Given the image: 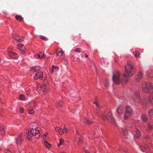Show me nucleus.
Returning a JSON list of instances; mask_svg holds the SVG:
<instances>
[{"label": "nucleus", "instance_id": "obj_49", "mask_svg": "<svg viewBox=\"0 0 153 153\" xmlns=\"http://www.w3.org/2000/svg\"><path fill=\"white\" fill-rule=\"evenodd\" d=\"M82 141V140H80V138H79V140L78 141V143L79 144Z\"/></svg>", "mask_w": 153, "mask_h": 153}, {"label": "nucleus", "instance_id": "obj_6", "mask_svg": "<svg viewBox=\"0 0 153 153\" xmlns=\"http://www.w3.org/2000/svg\"><path fill=\"white\" fill-rule=\"evenodd\" d=\"M55 130L60 135H62L64 133H66L67 132V130L65 127L62 129L59 127H57L56 128Z\"/></svg>", "mask_w": 153, "mask_h": 153}, {"label": "nucleus", "instance_id": "obj_16", "mask_svg": "<svg viewBox=\"0 0 153 153\" xmlns=\"http://www.w3.org/2000/svg\"><path fill=\"white\" fill-rule=\"evenodd\" d=\"M25 138L29 140H30L33 136H35L29 130L27 133L25 134Z\"/></svg>", "mask_w": 153, "mask_h": 153}, {"label": "nucleus", "instance_id": "obj_3", "mask_svg": "<svg viewBox=\"0 0 153 153\" xmlns=\"http://www.w3.org/2000/svg\"><path fill=\"white\" fill-rule=\"evenodd\" d=\"M153 88V85L152 83L147 82H144L142 83V90L144 92L149 93Z\"/></svg>", "mask_w": 153, "mask_h": 153}, {"label": "nucleus", "instance_id": "obj_53", "mask_svg": "<svg viewBox=\"0 0 153 153\" xmlns=\"http://www.w3.org/2000/svg\"><path fill=\"white\" fill-rule=\"evenodd\" d=\"M48 133H46V135H48Z\"/></svg>", "mask_w": 153, "mask_h": 153}, {"label": "nucleus", "instance_id": "obj_25", "mask_svg": "<svg viewBox=\"0 0 153 153\" xmlns=\"http://www.w3.org/2000/svg\"><path fill=\"white\" fill-rule=\"evenodd\" d=\"M40 67L39 66H35V67H32L31 69V71H34L36 72L39 71L40 69Z\"/></svg>", "mask_w": 153, "mask_h": 153}, {"label": "nucleus", "instance_id": "obj_43", "mask_svg": "<svg viewBox=\"0 0 153 153\" xmlns=\"http://www.w3.org/2000/svg\"><path fill=\"white\" fill-rule=\"evenodd\" d=\"M150 138V137L148 135H146L144 136V139H145V140H148Z\"/></svg>", "mask_w": 153, "mask_h": 153}, {"label": "nucleus", "instance_id": "obj_23", "mask_svg": "<svg viewBox=\"0 0 153 153\" xmlns=\"http://www.w3.org/2000/svg\"><path fill=\"white\" fill-rule=\"evenodd\" d=\"M84 122L85 123L88 125L92 124L93 123V121L89 118H84Z\"/></svg>", "mask_w": 153, "mask_h": 153}, {"label": "nucleus", "instance_id": "obj_37", "mask_svg": "<svg viewBox=\"0 0 153 153\" xmlns=\"http://www.w3.org/2000/svg\"><path fill=\"white\" fill-rule=\"evenodd\" d=\"M147 126L149 129L151 130L153 129V125L150 123H148L147 124Z\"/></svg>", "mask_w": 153, "mask_h": 153}, {"label": "nucleus", "instance_id": "obj_13", "mask_svg": "<svg viewBox=\"0 0 153 153\" xmlns=\"http://www.w3.org/2000/svg\"><path fill=\"white\" fill-rule=\"evenodd\" d=\"M48 83L46 81H44L41 85L42 88V91L44 92H45L47 90Z\"/></svg>", "mask_w": 153, "mask_h": 153}, {"label": "nucleus", "instance_id": "obj_4", "mask_svg": "<svg viewBox=\"0 0 153 153\" xmlns=\"http://www.w3.org/2000/svg\"><path fill=\"white\" fill-rule=\"evenodd\" d=\"M120 74L118 71H116L114 72L113 73V76L112 77L113 81L117 84H119L120 83Z\"/></svg>", "mask_w": 153, "mask_h": 153}, {"label": "nucleus", "instance_id": "obj_54", "mask_svg": "<svg viewBox=\"0 0 153 153\" xmlns=\"http://www.w3.org/2000/svg\"><path fill=\"white\" fill-rule=\"evenodd\" d=\"M152 136L153 137V133H152Z\"/></svg>", "mask_w": 153, "mask_h": 153}, {"label": "nucleus", "instance_id": "obj_35", "mask_svg": "<svg viewBox=\"0 0 153 153\" xmlns=\"http://www.w3.org/2000/svg\"><path fill=\"white\" fill-rule=\"evenodd\" d=\"M37 90L38 91L40 92L41 91H42V88L41 85H38Z\"/></svg>", "mask_w": 153, "mask_h": 153}, {"label": "nucleus", "instance_id": "obj_42", "mask_svg": "<svg viewBox=\"0 0 153 153\" xmlns=\"http://www.w3.org/2000/svg\"><path fill=\"white\" fill-rule=\"evenodd\" d=\"M1 134L2 135H3V136L5 135V131H4V129H2L1 130Z\"/></svg>", "mask_w": 153, "mask_h": 153}, {"label": "nucleus", "instance_id": "obj_17", "mask_svg": "<svg viewBox=\"0 0 153 153\" xmlns=\"http://www.w3.org/2000/svg\"><path fill=\"white\" fill-rule=\"evenodd\" d=\"M108 116L111 122L113 123H115V119L113 117L112 112L111 111H109L108 113Z\"/></svg>", "mask_w": 153, "mask_h": 153}, {"label": "nucleus", "instance_id": "obj_30", "mask_svg": "<svg viewBox=\"0 0 153 153\" xmlns=\"http://www.w3.org/2000/svg\"><path fill=\"white\" fill-rule=\"evenodd\" d=\"M44 143L45 146L46 148H47L48 149H49L51 148V144L48 143L46 141H44Z\"/></svg>", "mask_w": 153, "mask_h": 153}, {"label": "nucleus", "instance_id": "obj_44", "mask_svg": "<svg viewBox=\"0 0 153 153\" xmlns=\"http://www.w3.org/2000/svg\"><path fill=\"white\" fill-rule=\"evenodd\" d=\"M4 153H12L9 149H7L4 151Z\"/></svg>", "mask_w": 153, "mask_h": 153}, {"label": "nucleus", "instance_id": "obj_45", "mask_svg": "<svg viewBox=\"0 0 153 153\" xmlns=\"http://www.w3.org/2000/svg\"><path fill=\"white\" fill-rule=\"evenodd\" d=\"M123 132L125 136H126L128 135V131L127 130H124Z\"/></svg>", "mask_w": 153, "mask_h": 153}, {"label": "nucleus", "instance_id": "obj_52", "mask_svg": "<svg viewBox=\"0 0 153 153\" xmlns=\"http://www.w3.org/2000/svg\"><path fill=\"white\" fill-rule=\"evenodd\" d=\"M44 135L45 137L47 136V135H46V134H44Z\"/></svg>", "mask_w": 153, "mask_h": 153}, {"label": "nucleus", "instance_id": "obj_27", "mask_svg": "<svg viewBox=\"0 0 153 153\" xmlns=\"http://www.w3.org/2000/svg\"><path fill=\"white\" fill-rule=\"evenodd\" d=\"M136 133V137L137 138H139L141 136V133L140 131L137 129H136L135 130Z\"/></svg>", "mask_w": 153, "mask_h": 153}, {"label": "nucleus", "instance_id": "obj_36", "mask_svg": "<svg viewBox=\"0 0 153 153\" xmlns=\"http://www.w3.org/2000/svg\"><path fill=\"white\" fill-rule=\"evenodd\" d=\"M140 148L141 151L143 152H144L146 150L145 147L143 146H140Z\"/></svg>", "mask_w": 153, "mask_h": 153}, {"label": "nucleus", "instance_id": "obj_51", "mask_svg": "<svg viewBox=\"0 0 153 153\" xmlns=\"http://www.w3.org/2000/svg\"><path fill=\"white\" fill-rule=\"evenodd\" d=\"M121 148H122V147H119V148L118 150H120H120H122Z\"/></svg>", "mask_w": 153, "mask_h": 153}, {"label": "nucleus", "instance_id": "obj_19", "mask_svg": "<svg viewBox=\"0 0 153 153\" xmlns=\"http://www.w3.org/2000/svg\"><path fill=\"white\" fill-rule=\"evenodd\" d=\"M63 53V52L62 49L61 48H58L57 50L56 55L57 56H62Z\"/></svg>", "mask_w": 153, "mask_h": 153}, {"label": "nucleus", "instance_id": "obj_7", "mask_svg": "<svg viewBox=\"0 0 153 153\" xmlns=\"http://www.w3.org/2000/svg\"><path fill=\"white\" fill-rule=\"evenodd\" d=\"M32 134H33L35 136V138L36 139L39 138L40 136V134L39 133L40 131L39 130H34L29 129Z\"/></svg>", "mask_w": 153, "mask_h": 153}, {"label": "nucleus", "instance_id": "obj_24", "mask_svg": "<svg viewBox=\"0 0 153 153\" xmlns=\"http://www.w3.org/2000/svg\"><path fill=\"white\" fill-rule=\"evenodd\" d=\"M143 73L140 71L138 74V77L137 79H136V82H138L139 80H140L142 78V76L143 75Z\"/></svg>", "mask_w": 153, "mask_h": 153}, {"label": "nucleus", "instance_id": "obj_48", "mask_svg": "<svg viewBox=\"0 0 153 153\" xmlns=\"http://www.w3.org/2000/svg\"><path fill=\"white\" fill-rule=\"evenodd\" d=\"M40 38L41 39H42V40H46V39H47L45 37H44L42 36H41L40 37Z\"/></svg>", "mask_w": 153, "mask_h": 153}, {"label": "nucleus", "instance_id": "obj_15", "mask_svg": "<svg viewBox=\"0 0 153 153\" xmlns=\"http://www.w3.org/2000/svg\"><path fill=\"white\" fill-rule=\"evenodd\" d=\"M8 54L10 57L13 59H17L18 57L17 53L11 51H9Z\"/></svg>", "mask_w": 153, "mask_h": 153}, {"label": "nucleus", "instance_id": "obj_18", "mask_svg": "<svg viewBox=\"0 0 153 153\" xmlns=\"http://www.w3.org/2000/svg\"><path fill=\"white\" fill-rule=\"evenodd\" d=\"M148 115L151 119H153V108L149 109L148 111Z\"/></svg>", "mask_w": 153, "mask_h": 153}, {"label": "nucleus", "instance_id": "obj_2", "mask_svg": "<svg viewBox=\"0 0 153 153\" xmlns=\"http://www.w3.org/2000/svg\"><path fill=\"white\" fill-rule=\"evenodd\" d=\"M133 112V110L131 106L129 105L126 106L125 108L124 119L126 120L128 119L132 115Z\"/></svg>", "mask_w": 153, "mask_h": 153}, {"label": "nucleus", "instance_id": "obj_14", "mask_svg": "<svg viewBox=\"0 0 153 153\" xmlns=\"http://www.w3.org/2000/svg\"><path fill=\"white\" fill-rule=\"evenodd\" d=\"M43 77V73L42 72H39L37 73L35 75L34 77L35 80H37L38 79H41Z\"/></svg>", "mask_w": 153, "mask_h": 153}, {"label": "nucleus", "instance_id": "obj_8", "mask_svg": "<svg viewBox=\"0 0 153 153\" xmlns=\"http://www.w3.org/2000/svg\"><path fill=\"white\" fill-rule=\"evenodd\" d=\"M12 37L18 42H22L25 40V38L24 37L20 36L18 35H13L12 36Z\"/></svg>", "mask_w": 153, "mask_h": 153}, {"label": "nucleus", "instance_id": "obj_40", "mask_svg": "<svg viewBox=\"0 0 153 153\" xmlns=\"http://www.w3.org/2000/svg\"><path fill=\"white\" fill-rule=\"evenodd\" d=\"M28 112L30 114H32L34 113L35 111L33 109H29L28 110Z\"/></svg>", "mask_w": 153, "mask_h": 153}, {"label": "nucleus", "instance_id": "obj_39", "mask_svg": "<svg viewBox=\"0 0 153 153\" xmlns=\"http://www.w3.org/2000/svg\"><path fill=\"white\" fill-rule=\"evenodd\" d=\"M105 86L106 87H108L109 86V82L108 80H106Z\"/></svg>", "mask_w": 153, "mask_h": 153}, {"label": "nucleus", "instance_id": "obj_10", "mask_svg": "<svg viewBox=\"0 0 153 153\" xmlns=\"http://www.w3.org/2000/svg\"><path fill=\"white\" fill-rule=\"evenodd\" d=\"M24 139L21 135H19L16 139V143L17 145L21 146Z\"/></svg>", "mask_w": 153, "mask_h": 153}, {"label": "nucleus", "instance_id": "obj_20", "mask_svg": "<svg viewBox=\"0 0 153 153\" xmlns=\"http://www.w3.org/2000/svg\"><path fill=\"white\" fill-rule=\"evenodd\" d=\"M148 100L151 104L153 105V93L150 94L148 98Z\"/></svg>", "mask_w": 153, "mask_h": 153}, {"label": "nucleus", "instance_id": "obj_5", "mask_svg": "<svg viewBox=\"0 0 153 153\" xmlns=\"http://www.w3.org/2000/svg\"><path fill=\"white\" fill-rule=\"evenodd\" d=\"M132 99L135 102L140 103L141 102V98L140 92L138 91L136 92L134 94Z\"/></svg>", "mask_w": 153, "mask_h": 153}, {"label": "nucleus", "instance_id": "obj_9", "mask_svg": "<svg viewBox=\"0 0 153 153\" xmlns=\"http://www.w3.org/2000/svg\"><path fill=\"white\" fill-rule=\"evenodd\" d=\"M18 48L21 51V53L24 54L27 52V50L25 49L24 45L22 44H19L17 45Z\"/></svg>", "mask_w": 153, "mask_h": 153}, {"label": "nucleus", "instance_id": "obj_12", "mask_svg": "<svg viewBox=\"0 0 153 153\" xmlns=\"http://www.w3.org/2000/svg\"><path fill=\"white\" fill-rule=\"evenodd\" d=\"M29 129L39 130L38 128V125L36 123H32L30 124Z\"/></svg>", "mask_w": 153, "mask_h": 153}, {"label": "nucleus", "instance_id": "obj_38", "mask_svg": "<svg viewBox=\"0 0 153 153\" xmlns=\"http://www.w3.org/2000/svg\"><path fill=\"white\" fill-rule=\"evenodd\" d=\"M19 98L21 100H25V97L24 95L22 94H21L19 95Z\"/></svg>", "mask_w": 153, "mask_h": 153}, {"label": "nucleus", "instance_id": "obj_32", "mask_svg": "<svg viewBox=\"0 0 153 153\" xmlns=\"http://www.w3.org/2000/svg\"><path fill=\"white\" fill-rule=\"evenodd\" d=\"M44 55V53L43 52H41L38 53V56L39 58H41L43 57Z\"/></svg>", "mask_w": 153, "mask_h": 153}, {"label": "nucleus", "instance_id": "obj_41", "mask_svg": "<svg viewBox=\"0 0 153 153\" xmlns=\"http://www.w3.org/2000/svg\"><path fill=\"white\" fill-rule=\"evenodd\" d=\"M82 49L81 48H77L75 49L74 50V52H76L78 53H80L81 52V50Z\"/></svg>", "mask_w": 153, "mask_h": 153}, {"label": "nucleus", "instance_id": "obj_21", "mask_svg": "<svg viewBox=\"0 0 153 153\" xmlns=\"http://www.w3.org/2000/svg\"><path fill=\"white\" fill-rule=\"evenodd\" d=\"M59 67L57 66L52 65L51 73L52 74L54 72H57L59 70Z\"/></svg>", "mask_w": 153, "mask_h": 153}, {"label": "nucleus", "instance_id": "obj_11", "mask_svg": "<svg viewBox=\"0 0 153 153\" xmlns=\"http://www.w3.org/2000/svg\"><path fill=\"white\" fill-rule=\"evenodd\" d=\"M124 108L122 105H120L117 107V111L119 114H123L124 112Z\"/></svg>", "mask_w": 153, "mask_h": 153}, {"label": "nucleus", "instance_id": "obj_34", "mask_svg": "<svg viewBox=\"0 0 153 153\" xmlns=\"http://www.w3.org/2000/svg\"><path fill=\"white\" fill-rule=\"evenodd\" d=\"M59 144L57 145L58 146H60L64 142V140L63 139H60L59 140Z\"/></svg>", "mask_w": 153, "mask_h": 153}, {"label": "nucleus", "instance_id": "obj_31", "mask_svg": "<svg viewBox=\"0 0 153 153\" xmlns=\"http://www.w3.org/2000/svg\"><path fill=\"white\" fill-rule=\"evenodd\" d=\"M147 76L148 78H153V72H147Z\"/></svg>", "mask_w": 153, "mask_h": 153}, {"label": "nucleus", "instance_id": "obj_46", "mask_svg": "<svg viewBox=\"0 0 153 153\" xmlns=\"http://www.w3.org/2000/svg\"><path fill=\"white\" fill-rule=\"evenodd\" d=\"M94 104L96 105V106L97 107H98V106H99L98 102L97 101L94 102Z\"/></svg>", "mask_w": 153, "mask_h": 153}, {"label": "nucleus", "instance_id": "obj_26", "mask_svg": "<svg viewBox=\"0 0 153 153\" xmlns=\"http://www.w3.org/2000/svg\"><path fill=\"white\" fill-rule=\"evenodd\" d=\"M99 116L101 118L105 121L106 122L109 121V119L108 118L107 116L106 115L103 114L101 116L99 115Z\"/></svg>", "mask_w": 153, "mask_h": 153}, {"label": "nucleus", "instance_id": "obj_1", "mask_svg": "<svg viewBox=\"0 0 153 153\" xmlns=\"http://www.w3.org/2000/svg\"><path fill=\"white\" fill-rule=\"evenodd\" d=\"M125 71L127 76L123 73L122 76V82L123 83H126L129 80V76H131L135 74L136 72L135 68L134 66L133 63L131 61L128 62L126 65H125Z\"/></svg>", "mask_w": 153, "mask_h": 153}, {"label": "nucleus", "instance_id": "obj_22", "mask_svg": "<svg viewBox=\"0 0 153 153\" xmlns=\"http://www.w3.org/2000/svg\"><path fill=\"white\" fill-rule=\"evenodd\" d=\"M140 118L142 121L146 123L148 120V118L146 115L143 114L141 116Z\"/></svg>", "mask_w": 153, "mask_h": 153}, {"label": "nucleus", "instance_id": "obj_28", "mask_svg": "<svg viewBox=\"0 0 153 153\" xmlns=\"http://www.w3.org/2000/svg\"><path fill=\"white\" fill-rule=\"evenodd\" d=\"M16 19L18 21L21 22L23 20V18L20 15H16L15 16Z\"/></svg>", "mask_w": 153, "mask_h": 153}, {"label": "nucleus", "instance_id": "obj_33", "mask_svg": "<svg viewBox=\"0 0 153 153\" xmlns=\"http://www.w3.org/2000/svg\"><path fill=\"white\" fill-rule=\"evenodd\" d=\"M64 105V103L62 101H59L57 105V107H62Z\"/></svg>", "mask_w": 153, "mask_h": 153}, {"label": "nucleus", "instance_id": "obj_29", "mask_svg": "<svg viewBox=\"0 0 153 153\" xmlns=\"http://www.w3.org/2000/svg\"><path fill=\"white\" fill-rule=\"evenodd\" d=\"M134 56L137 58H138L140 54V53L138 51H135L133 53Z\"/></svg>", "mask_w": 153, "mask_h": 153}, {"label": "nucleus", "instance_id": "obj_47", "mask_svg": "<svg viewBox=\"0 0 153 153\" xmlns=\"http://www.w3.org/2000/svg\"><path fill=\"white\" fill-rule=\"evenodd\" d=\"M19 111L21 113H23L24 111V109L23 108L21 107L19 109Z\"/></svg>", "mask_w": 153, "mask_h": 153}, {"label": "nucleus", "instance_id": "obj_50", "mask_svg": "<svg viewBox=\"0 0 153 153\" xmlns=\"http://www.w3.org/2000/svg\"><path fill=\"white\" fill-rule=\"evenodd\" d=\"M85 57H88V55L87 54H85Z\"/></svg>", "mask_w": 153, "mask_h": 153}]
</instances>
